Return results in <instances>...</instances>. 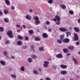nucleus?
<instances>
[{"label":"nucleus","mask_w":80,"mask_h":80,"mask_svg":"<svg viewBox=\"0 0 80 80\" xmlns=\"http://www.w3.org/2000/svg\"><path fill=\"white\" fill-rule=\"evenodd\" d=\"M4 14H8V10H4Z\"/></svg>","instance_id":"473e14b6"},{"label":"nucleus","mask_w":80,"mask_h":80,"mask_svg":"<svg viewBox=\"0 0 80 80\" xmlns=\"http://www.w3.org/2000/svg\"><path fill=\"white\" fill-rule=\"evenodd\" d=\"M20 70H21V71H23V72L25 71V67L24 66L21 67Z\"/></svg>","instance_id":"7c9ffc66"},{"label":"nucleus","mask_w":80,"mask_h":80,"mask_svg":"<svg viewBox=\"0 0 80 80\" xmlns=\"http://www.w3.org/2000/svg\"><path fill=\"white\" fill-rule=\"evenodd\" d=\"M0 63L1 64V65H3V66H5L6 65V63H5V62L4 61H2V60H1L0 61Z\"/></svg>","instance_id":"9b49d317"},{"label":"nucleus","mask_w":80,"mask_h":80,"mask_svg":"<svg viewBox=\"0 0 80 80\" xmlns=\"http://www.w3.org/2000/svg\"><path fill=\"white\" fill-rule=\"evenodd\" d=\"M53 0H49L48 1V3H50V4L53 3Z\"/></svg>","instance_id":"72a5a7b5"},{"label":"nucleus","mask_w":80,"mask_h":80,"mask_svg":"<svg viewBox=\"0 0 80 80\" xmlns=\"http://www.w3.org/2000/svg\"><path fill=\"white\" fill-rule=\"evenodd\" d=\"M71 55L70 53H68L67 54V56H70Z\"/></svg>","instance_id":"864d4df0"},{"label":"nucleus","mask_w":80,"mask_h":80,"mask_svg":"<svg viewBox=\"0 0 80 80\" xmlns=\"http://www.w3.org/2000/svg\"><path fill=\"white\" fill-rule=\"evenodd\" d=\"M46 80H51V79L49 78H46Z\"/></svg>","instance_id":"8fccbe9b"},{"label":"nucleus","mask_w":80,"mask_h":80,"mask_svg":"<svg viewBox=\"0 0 80 80\" xmlns=\"http://www.w3.org/2000/svg\"><path fill=\"white\" fill-rule=\"evenodd\" d=\"M59 30L60 31H61V32H65L68 31V29L65 28H59Z\"/></svg>","instance_id":"20e7f679"},{"label":"nucleus","mask_w":80,"mask_h":80,"mask_svg":"<svg viewBox=\"0 0 80 80\" xmlns=\"http://www.w3.org/2000/svg\"><path fill=\"white\" fill-rule=\"evenodd\" d=\"M56 57L58 58H61L63 57V56H62V54H58L57 55H56Z\"/></svg>","instance_id":"423d86ee"},{"label":"nucleus","mask_w":80,"mask_h":80,"mask_svg":"<svg viewBox=\"0 0 80 80\" xmlns=\"http://www.w3.org/2000/svg\"><path fill=\"white\" fill-rule=\"evenodd\" d=\"M11 77L12 78H15L17 77V76L15 74H12L11 75Z\"/></svg>","instance_id":"c9c22d12"},{"label":"nucleus","mask_w":80,"mask_h":80,"mask_svg":"<svg viewBox=\"0 0 80 80\" xmlns=\"http://www.w3.org/2000/svg\"><path fill=\"white\" fill-rule=\"evenodd\" d=\"M18 39H20V40H23V38L22 36L18 35Z\"/></svg>","instance_id":"393cba45"},{"label":"nucleus","mask_w":80,"mask_h":80,"mask_svg":"<svg viewBox=\"0 0 80 80\" xmlns=\"http://www.w3.org/2000/svg\"><path fill=\"white\" fill-rule=\"evenodd\" d=\"M33 73H34V74H35V75H37V74L38 73V71L36 70L33 71Z\"/></svg>","instance_id":"f704fd0d"},{"label":"nucleus","mask_w":80,"mask_h":80,"mask_svg":"<svg viewBox=\"0 0 80 80\" xmlns=\"http://www.w3.org/2000/svg\"><path fill=\"white\" fill-rule=\"evenodd\" d=\"M31 51H33V52H35V50L34 49H32Z\"/></svg>","instance_id":"603ef678"},{"label":"nucleus","mask_w":80,"mask_h":80,"mask_svg":"<svg viewBox=\"0 0 80 80\" xmlns=\"http://www.w3.org/2000/svg\"><path fill=\"white\" fill-rule=\"evenodd\" d=\"M4 31V28L3 27H0V32H3Z\"/></svg>","instance_id":"b1692460"},{"label":"nucleus","mask_w":80,"mask_h":80,"mask_svg":"<svg viewBox=\"0 0 80 80\" xmlns=\"http://www.w3.org/2000/svg\"><path fill=\"white\" fill-rule=\"evenodd\" d=\"M22 27L24 29L26 28V26L25 25H22Z\"/></svg>","instance_id":"de8ad7c7"},{"label":"nucleus","mask_w":80,"mask_h":80,"mask_svg":"<svg viewBox=\"0 0 80 80\" xmlns=\"http://www.w3.org/2000/svg\"><path fill=\"white\" fill-rule=\"evenodd\" d=\"M3 15V12H2L0 11V16H2Z\"/></svg>","instance_id":"79ce46f5"},{"label":"nucleus","mask_w":80,"mask_h":80,"mask_svg":"<svg viewBox=\"0 0 80 80\" xmlns=\"http://www.w3.org/2000/svg\"><path fill=\"white\" fill-rule=\"evenodd\" d=\"M38 71H39V72H41L42 71V69H41V68H39L38 69Z\"/></svg>","instance_id":"bf43d9fd"},{"label":"nucleus","mask_w":80,"mask_h":80,"mask_svg":"<svg viewBox=\"0 0 80 80\" xmlns=\"http://www.w3.org/2000/svg\"><path fill=\"white\" fill-rule=\"evenodd\" d=\"M11 58H12V59L14 60V59H15V56L12 55L11 56Z\"/></svg>","instance_id":"a18cd8bd"},{"label":"nucleus","mask_w":80,"mask_h":80,"mask_svg":"<svg viewBox=\"0 0 80 80\" xmlns=\"http://www.w3.org/2000/svg\"><path fill=\"white\" fill-rule=\"evenodd\" d=\"M67 37H68V33H67Z\"/></svg>","instance_id":"338daca9"},{"label":"nucleus","mask_w":80,"mask_h":80,"mask_svg":"<svg viewBox=\"0 0 80 80\" xmlns=\"http://www.w3.org/2000/svg\"><path fill=\"white\" fill-rule=\"evenodd\" d=\"M63 42L64 43H68L70 42V39L68 38H65L63 40Z\"/></svg>","instance_id":"f03ea898"},{"label":"nucleus","mask_w":80,"mask_h":80,"mask_svg":"<svg viewBox=\"0 0 80 80\" xmlns=\"http://www.w3.org/2000/svg\"><path fill=\"white\" fill-rule=\"evenodd\" d=\"M72 60L73 61H75L76 60H75V58H72Z\"/></svg>","instance_id":"e2e57ef3"},{"label":"nucleus","mask_w":80,"mask_h":80,"mask_svg":"<svg viewBox=\"0 0 80 80\" xmlns=\"http://www.w3.org/2000/svg\"><path fill=\"white\" fill-rule=\"evenodd\" d=\"M78 54H79V55H80V51L78 52Z\"/></svg>","instance_id":"774afa93"},{"label":"nucleus","mask_w":80,"mask_h":80,"mask_svg":"<svg viewBox=\"0 0 80 80\" xmlns=\"http://www.w3.org/2000/svg\"><path fill=\"white\" fill-rule=\"evenodd\" d=\"M69 50H72L74 48V47L73 46H69L68 48Z\"/></svg>","instance_id":"412c9836"},{"label":"nucleus","mask_w":80,"mask_h":80,"mask_svg":"<svg viewBox=\"0 0 80 80\" xmlns=\"http://www.w3.org/2000/svg\"><path fill=\"white\" fill-rule=\"evenodd\" d=\"M17 31L18 32V33H19L20 32V30H18Z\"/></svg>","instance_id":"69168bd1"},{"label":"nucleus","mask_w":80,"mask_h":80,"mask_svg":"<svg viewBox=\"0 0 80 80\" xmlns=\"http://www.w3.org/2000/svg\"><path fill=\"white\" fill-rule=\"evenodd\" d=\"M52 67L53 69H57V66H53Z\"/></svg>","instance_id":"c03bdc74"},{"label":"nucleus","mask_w":80,"mask_h":80,"mask_svg":"<svg viewBox=\"0 0 80 80\" xmlns=\"http://www.w3.org/2000/svg\"><path fill=\"white\" fill-rule=\"evenodd\" d=\"M67 71H62L61 72V75H66V74L67 73Z\"/></svg>","instance_id":"ddd939ff"},{"label":"nucleus","mask_w":80,"mask_h":80,"mask_svg":"<svg viewBox=\"0 0 80 80\" xmlns=\"http://www.w3.org/2000/svg\"><path fill=\"white\" fill-rule=\"evenodd\" d=\"M61 23L60 22V21H57L56 22V24L57 25H59Z\"/></svg>","instance_id":"58836bf2"},{"label":"nucleus","mask_w":80,"mask_h":80,"mask_svg":"<svg viewBox=\"0 0 80 80\" xmlns=\"http://www.w3.org/2000/svg\"><path fill=\"white\" fill-rule=\"evenodd\" d=\"M28 61L29 63H31V62H32V59L30 58H28Z\"/></svg>","instance_id":"cd10ccee"},{"label":"nucleus","mask_w":80,"mask_h":80,"mask_svg":"<svg viewBox=\"0 0 80 80\" xmlns=\"http://www.w3.org/2000/svg\"><path fill=\"white\" fill-rule=\"evenodd\" d=\"M35 20H36V21L37 20H39V18H38V17L37 16H36L34 17Z\"/></svg>","instance_id":"e433bc0d"},{"label":"nucleus","mask_w":80,"mask_h":80,"mask_svg":"<svg viewBox=\"0 0 80 80\" xmlns=\"http://www.w3.org/2000/svg\"><path fill=\"white\" fill-rule=\"evenodd\" d=\"M7 34L9 37V38H13L14 36L13 35V33L12 32V31H8L7 33Z\"/></svg>","instance_id":"f257e3e1"},{"label":"nucleus","mask_w":80,"mask_h":80,"mask_svg":"<svg viewBox=\"0 0 80 80\" xmlns=\"http://www.w3.org/2000/svg\"><path fill=\"white\" fill-rule=\"evenodd\" d=\"M60 67L62 68L65 69L67 68V66L66 65L62 64L60 65Z\"/></svg>","instance_id":"f8f14e48"},{"label":"nucleus","mask_w":80,"mask_h":80,"mask_svg":"<svg viewBox=\"0 0 80 80\" xmlns=\"http://www.w3.org/2000/svg\"><path fill=\"white\" fill-rule=\"evenodd\" d=\"M22 42L21 41H18V42H17V44H18V45H22Z\"/></svg>","instance_id":"dca6fc26"},{"label":"nucleus","mask_w":80,"mask_h":80,"mask_svg":"<svg viewBox=\"0 0 80 80\" xmlns=\"http://www.w3.org/2000/svg\"><path fill=\"white\" fill-rule=\"evenodd\" d=\"M26 18L28 20H31V16L29 15H27L26 16Z\"/></svg>","instance_id":"9d476101"},{"label":"nucleus","mask_w":80,"mask_h":80,"mask_svg":"<svg viewBox=\"0 0 80 80\" xmlns=\"http://www.w3.org/2000/svg\"><path fill=\"white\" fill-rule=\"evenodd\" d=\"M74 63L76 64H77L78 63V62H77V61L76 60L74 61Z\"/></svg>","instance_id":"4d7b16f0"},{"label":"nucleus","mask_w":80,"mask_h":80,"mask_svg":"<svg viewBox=\"0 0 80 80\" xmlns=\"http://www.w3.org/2000/svg\"><path fill=\"white\" fill-rule=\"evenodd\" d=\"M74 40L75 41H78V35L76 33H75L74 34Z\"/></svg>","instance_id":"39448f33"},{"label":"nucleus","mask_w":80,"mask_h":80,"mask_svg":"<svg viewBox=\"0 0 80 80\" xmlns=\"http://www.w3.org/2000/svg\"><path fill=\"white\" fill-rule=\"evenodd\" d=\"M31 58H37V55H32L31 56Z\"/></svg>","instance_id":"4c0bfd02"},{"label":"nucleus","mask_w":80,"mask_h":80,"mask_svg":"<svg viewBox=\"0 0 80 80\" xmlns=\"http://www.w3.org/2000/svg\"><path fill=\"white\" fill-rule=\"evenodd\" d=\"M3 55L4 56H7L8 55V52L7 51H5L3 52Z\"/></svg>","instance_id":"4be33fe9"},{"label":"nucleus","mask_w":80,"mask_h":80,"mask_svg":"<svg viewBox=\"0 0 80 80\" xmlns=\"http://www.w3.org/2000/svg\"><path fill=\"white\" fill-rule=\"evenodd\" d=\"M79 44H80V43H79V42H76V45H79Z\"/></svg>","instance_id":"6e6d98bb"},{"label":"nucleus","mask_w":80,"mask_h":80,"mask_svg":"<svg viewBox=\"0 0 80 80\" xmlns=\"http://www.w3.org/2000/svg\"><path fill=\"white\" fill-rule=\"evenodd\" d=\"M55 18L57 19V22H60L61 19L60 18L59 16H56L55 17Z\"/></svg>","instance_id":"1a4fd4ad"},{"label":"nucleus","mask_w":80,"mask_h":80,"mask_svg":"<svg viewBox=\"0 0 80 80\" xmlns=\"http://www.w3.org/2000/svg\"><path fill=\"white\" fill-rule=\"evenodd\" d=\"M28 39H29L28 37L27 36H26L25 37V40H26V41H28Z\"/></svg>","instance_id":"ea45409f"},{"label":"nucleus","mask_w":80,"mask_h":80,"mask_svg":"<svg viewBox=\"0 0 80 80\" xmlns=\"http://www.w3.org/2000/svg\"><path fill=\"white\" fill-rule=\"evenodd\" d=\"M42 36L44 38H48V34L45 33H43L42 34Z\"/></svg>","instance_id":"6e6552de"},{"label":"nucleus","mask_w":80,"mask_h":80,"mask_svg":"<svg viewBox=\"0 0 80 80\" xmlns=\"http://www.w3.org/2000/svg\"><path fill=\"white\" fill-rule=\"evenodd\" d=\"M31 48L32 49V50L34 49V46H33V45H32L31 47Z\"/></svg>","instance_id":"37998d69"},{"label":"nucleus","mask_w":80,"mask_h":80,"mask_svg":"<svg viewBox=\"0 0 80 80\" xmlns=\"http://www.w3.org/2000/svg\"><path fill=\"white\" fill-rule=\"evenodd\" d=\"M35 41H40V38L38 37H36L35 38Z\"/></svg>","instance_id":"a211bd4d"},{"label":"nucleus","mask_w":80,"mask_h":80,"mask_svg":"<svg viewBox=\"0 0 80 80\" xmlns=\"http://www.w3.org/2000/svg\"><path fill=\"white\" fill-rule=\"evenodd\" d=\"M28 32L30 35H32V34H33L34 32L33 30H30L28 31Z\"/></svg>","instance_id":"6ab92c4d"},{"label":"nucleus","mask_w":80,"mask_h":80,"mask_svg":"<svg viewBox=\"0 0 80 80\" xmlns=\"http://www.w3.org/2000/svg\"><path fill=\"white\" fill-rule=\"evenodd\" d=\"M4 21L6 23H8L9 22V19L7 18H4Z\"/></svg>","instance_id":"4468645a"},{"label":"nucleus","mask_w":80,"mask_h":80,"mask_svg":"<svg viewBox=\"0 0 80 80\" xmlns=\"http://www.w3.org/2000/svg\"><path fill=\"white\" fill-rule=\"evenodd\" d=\"M74 29L75 31L76 32H79V30L78 28L75 27L74 28Z\"/></svg>","instance_id":"2eb2a0df"},{"label":"nucleus","mask_w":80,"mask_h":80,"mask_svg":"<svg viewBox=\"0 0 80 80\" xmlns=\"http://www.w3.org/2000/svg\"><path fill=\"white\" fill-rule=\"evenodd\" d=\"M21 48L22 49H26V48H27V46H22Z\"/></svg>","instance_id":"2f4dec72"},{"label":"nucleus","mask_w":80,"mask_h":80,"mask_svg":"<svg viewBox=\"0 0 80 80\" xmlns=\"http://www.w3.org/2000/svg\"><path fill=\"white\" fill-rule=\"evenodd\" d=\"M11 9L12 10H14V9H15V7L12 6L11 8Z\"/></svg>","instance_id":"3c124183"},{"label":"nucleus","mask_w":80,"mask_h":80,"mask_svg":"<svg viewBox=\"0 0 80 80\" xmlns=\"http://www.w3.org/2000/svg\"><path fill=\"white\" fill-rule=\"evenodd\" d=\"M69 13L71 14V15H73L74 13V12H73V11L72 10H69Z\"/></svg>","instance_id":"c85d7f7f"},{"label":"nucleus","mask_w":80,"mask_h":80,"mask_svg":"<svg viewBox=\"0 0 80 80\" xmlns=\"http://www.w3.org/2000/svg\"><path fill=\"white\" fill-rule=\"evenodd\" d=\"M63 52L64 53H67L68 52V50L67 49L64 48L63 49Z\"/></svg>","instance_id":"a878e982"},{"label":"nucleus","mask_w":80,"mask_h":80,"mask_svg":"<svg viewBox=\"0 0 80 80\" xmlns=\"http://www.w3.org/2000/svg\"><path fill=\"white\" fill-rule=\"evenodd\" d=\"M48 32H52V29H49L48 30Z\"/></svg>","instance_id":"13d9d810"},{"label":"nucleus","mask_w":80,"mask_h":80,"mask_svg":"<svg viewBox=\"0 0 80 80\" xmlns=\"http://www.w3.org/2000/svg\"><path fill=\"white\" fill-rule=\"evenodd\" d=\"M35 23L37 25H39V24L40 23V21L38 20L36 21L35 22Z\"/></svg>","instance_id":"aec40b11"},{"label":"nucleus","mask_w":80,"mask_h":80,"mask_svg":"<svg viewBox=\"0 0 80 80\" xmlns=\"http://www.w3.org/2000/svg\"><path fill=\"white\" fill-rule=\"evenodd\" d=\"M5 2L7 5H10V2L9 0H5Z\"/></svg>","instance_id":"0eeeda50"},{"label":"nucleus","mask_w":80,"mask_h":80,"mask_svg":"<svg viewBox=\"0 0 80 80\" xmlns=\"http://www.w3.org/2000/svg\"><path fill=\"white\" fill-rule=\"evenodd\" d=\"M53 21L54 22H56L57 21V20L56 19V18H54L53 19Z\"/></svg>","instance_id":"0e129e2a"},{"label":"nucleus","mask_w":80,"mask_h":80,"mask_svg":"<svg viewBox=\"0 0 80 80\" xmlns=\"http://www.w3.org/2000/svg\"><path fill=\"white\" fill-rule=\"evenodd\" d=\"M64 34L61 35L60 36V38L61 40H63L64 39V37H65Z\"/></svg>","instance_id":"f3484780"},{"label":"nucleus","mask_w":80,"mask_h":80,"mask_svg":"<svg viewBox=\"0 0 80 80\" xmlns=\"http://www.w3.org/2000/svg\"><path fill=\"white\" fill-rule=\"evenodd\" d=\"M78 22L79 23H80V19H78Z\"/></svg>","instance_id":"052dcab7"},{"label":"nucleus","mask_w":80,"mask_h":80,"mask_svg":"<svg viewBox=\"0 0 80 80\" xmlns=\"http://www.w3.org/2000/svg\"><path fill=\"white\" fill-rule=\"evenodd\" d=\"M60 80H65L64 78H61Z\"/></svg>","instance_id":"680f3d73"},{"label":"nucleus","mask_w":80,"mask_h":80,"mask_svg":"<svg viewBox=\"0 0 80 80\" xmlns=\"http://www.w3.org/2000/svg\"><path fill=\"white\" fill-rule=\"evenodd\" d=\"M61 7L62 8V9H63L64 10H65L66 8V6H65V5H61Z\"/></svg>","instance_id":"bb28decb"},{"label":"nucleus","mask_w":80,"mask_h":80,"mask_svg":"<svg viewBox=\"0 0 80 80\" xmlns=\"http://www.w3.org/2000/svg\"><path fill=\"white\" fill-rule=\"evenodd\" d=\"M48 63H49V62L45 61L43 63L44 67L47 68V67H48Z\"/></svg>","instance_id":"7ed1b4c3"},{"label":"nucleus","mask_w":80,"mask_h":80,"mask_svg":"<svg viewBox=\"0 0 80 80\" xmlns=\"http://www.w3.org/2000/svg\"><path fill=\"white\" fill-rule=\"evenodd\" d=\"M40 51H43L44 50V48L43 47H40L39 48Z\"/></svg>","instance_id":"c756f323"},{"label":"nucleus","mask_w":80,"mask_h":80,"mask_svg":"<svg viewBox=\"0 0 80 80\" xmlns=\"http://www.w3.org/2000/svg\"><path fill=\"white\" fill-rule=\"evenodd\" d=\"M32 12H33V10H32V9H31L29 10V12L30 13H32Z\"/></svg>","instance_id":"09e8293b"},{"label":"nucleus","mask_w":80,"mask_h":80,"mask_svg":"<svg viewBox=\"0 0 80 80\" xmlns=\"http://www.w3.org/2000/svg\"><path fill=\"white\" fill-rule=\"evenodd\" d=\"M61 39H58L57 40V42L58 43H59V44H61L62 43V41Z\"/></svg>","instance_id":"5701e85b"},{"label":"nucleus","mask_w":80,"mask_h":80,"mask_svg":"<svg viewBox=\"0 0 80 80\" xmlns=\"http://www.w3.org/2000/svg\"><path fill=\"white\" fill-rule=\"evenodd\" d=\"M20 27V25L19 24H17L16 25V27Z\"/></svg>","instance_id":"5fc2aeb1"},{"label":"nucleus","mask_w":80,"mask_h":80,"mask_svg":"<svg viewBox=\"0 0 80 80\" xmlns=\"http://www.w3.org/2000/svg\"><path fill=\"white\" fill-rule=\"evenodd\" d=\"M50 22H49V21H46V24H47V25H49V24H50Z\"/></svg>","instance_id":"a19ab883"},{"label":"nucleus","mask_w":80,"mask_h":80,"mask_svg":"<svg viewBox=\"0 0 80 80\" xmlns=\"http://www.w3.org/2000/svg\"><path fill=\"white\" fill-rule=\"evenodd\" d=\"M10 43V41L8 40L6 42V44H8V43Z\"/></svg>","instance_id":"49530a36"}]
</instances>
